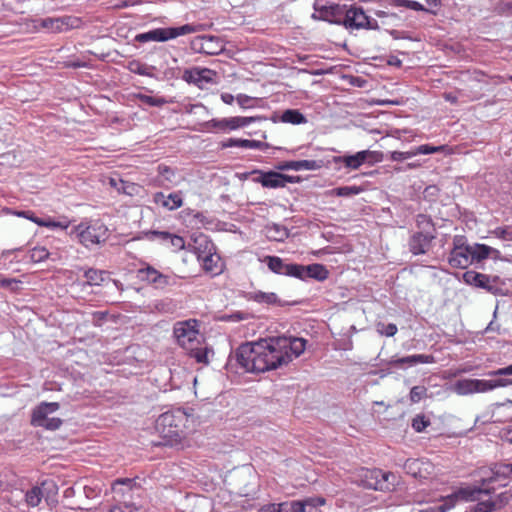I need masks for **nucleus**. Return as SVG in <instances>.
<instances>
[{
    "label": "nucleus",
    "instance_id": "de8ad7c7",
    "mask_svg": "<svg viewBox=\"0 0 512 512\" xmlns=\"http://www.w3.org/2000/svg\"><path fill=\"white\" fill-rule=\"evenodd\" d=\"M129 70L132 73L143 75V76H151L152 74L149 72V67L146 64H143L139 61H132L128 66Z\"/></svg>",
    "mask_w": 512,
    "mask_h": 512
},
{
    "label": "nucleus",
    "instance_id": "473e14b6",
    "mask_svg": "<svg viewBox=\"0 0 512 512\" xmlns=\"http://www.w3.org/2000/svg\"><path fill=\"white\" fill-rule=\"evenodd\" d=\"M109 184L118 192L126 195H134L137 191V186L134 183L121 179L118 175L109 178Z\"/></svg>",
    "mask_w": 512,
    "mask_h": 512
},
{
    "label": "nucleus",
    "instance_id": "f704fd0d",
    "mask_svg": "<svg viewBox=\"0 0 512 512\" xmlns=\"http://www.w3.org/2000/svg\"><path fill=\"white\" fill-rule=\"evenodd\" d=\"M469 249L471 251V260L472 263H479L482 260L489 257V251H491V247L485 244L475 243L473 245H469Z\"/></svg>",
    "mask_w": 512,
    "mask_h": 512
},
{
    "label": "nucleus",
    "instance_id": "ea45409f",
    "mask_svg": "<svg viewBox=\"0 0 512 512\" xmlns=\"http://www.w3.org/2000/svg\"><path fill=\"white\" fill-rule=\"evenodd\" d=\"M34 224H37L38 226L46 227L49 229H55V228L67 229L68 228V223H62L60 221H55L51 217L41 218V217L34 216Z\"/></svg>",
    "mask_w": 512,
    "mask_h": 512
},
{
    "label": "nucleus",
    "instance_id": "603ef678",
    "mask_svg": "<svg viewBox=\"0 0 512 512\" xmlns=\"http://www.w3.org/2000/svg\"><path fill=\"white\" fill-rule=\"evenodd\" d=\"M49 257V252L45 247H34V265L41 263Z\"/></svg>",
    "mask_w": 512,
    "mask_h": 512
},
{
    "label": "nucleus",
    "instance_id": "423d86ee",
    "mask_svg": "<svg viewBox=\"0 0 512 512\" xmlns=\"http://www.w3.org/2000/svg\"><path fill=\"white\" fill-rule=\"evenodd\" d=\"M326 504L323 497H309L264 507L259 512H324L321 507Z\"/></svg>",
    "mask_w": 512,
    "mask_h": 512
},
{
    "label": "nucleus",
    "instance_id": "864d4df0",
    "mask_svg": "<svg viewBox=\"0 0 512 512\" xmlns=\"http://www.w3.org/2000/svg\"><path fill=\"white\" fill-rule=\"evenodd\" d=\"M509 499L510 495L507 492L500 493L495 498H492L493 503L495 504V510L505 506L509 502Z\"/></svg>",
    "mask_w": 512,
    "mask_h": 512
},
{
    "label": "nucleus",
    "instance_id": "58836bf2",
    "mask_svg": "<svg viewBox=\"0 0 512 512\" xmlns=\"http://www.w3.org/2000/svg\"><path fill=\"white\" fill-rule=\"evenodd\" d=\"M363 191V188L360 186H341L334 188L330 191L331 195L339 196V197H351L354 195H358Z\"/></svg>",
    "mask_w": 512,
    "mask_h": 512
},
{
    "label": "nucleus",
    "instance_id": "c9c22d12",
    "mask_svg": "<svg viewBox=\"0 0 512 512\" xmlns=\"http://www.w3.org/2000/svg\"><path fill=\"white\" fill-rule=\"evenodd\" d=\"M281 121L299 125L306 123L307 119L298 109H287L282 113Z\"/></svg>",
    "mask_w": 512,
    "mask_h": 512
},
{
    "label": "nucleus",
    "instance_id": "0eeeda50",
    "mask_svg": "<svg viewBox=\"0 0 512 512\" xmlns=\"http://www.w3.org/2000/svg\"><path fill=\"white\" fill-rule=\"evenodd\" d=\"M196 31L197 28L191 24H185L180 27L157 28L136 35L135 40L140 43H146L149 41L164 42Z\"/></svg>",
    "mask_w": 512,
    "mask_h": 512
},
{
    "label": "nucleus",
    "instance_id": "4c0bfd02",
    "mask_svg": "<svg viewBox=\"0 0 512 512\" xmlns=\"http://www.w3.org/2000/svg\"><path fill=\"white\" fill-rule=\"evenodd\" d=\"M220 257L215 254H208L203 259V268L207 272H211L217 275L222 271V267L219 264Z\"/></svg>",
    "mask_w": 512,
    "mask_h": 512
},
{
    "label": "nucleus",
    "instance_id": "8fccbe9b",
    "mask_svg": "<svg viewBox=\"0 0 512 512\" xmlns=\"http://www.w3.org/2000/svg\"><path fill=\"white\" fill-rule=\"evenodd\" d=\"M146 236L148 239L158 238L162 242H168L169 238L171 236V233H169L167 231L151 230L146 233Z\"/></svg>",
    "mask_w": 512,
    "mask_h": 512
},
{
    "label": "nucleus",
    "instance_id": "b1692460",
    "mask_svg": "<svg viewBox=\"0 0 512 512\" xmlns=\"http://www.w3.org/2000/svg\"><path fill=\"white\" fill-rule=\"evenodd\" d=\"M322 166L323 162L321 160L282 161L276 165V169L280 171L317 170Z\"/></svg>",
    "mask_w": 512,
    "mask_h": 512
},
{
    "label": "nucleus",
    "instance_id": "c756f323",
    "mask_svg": "<svg viewBox=\"0 0 512 512\" xmlns=\"http://www.w3.org/2000/svg\"><path fill=\"white\" fill-rule=\"evenodd\" d=\"M247 299L255 301L257 303H264L267 305H278V306H284L287 303L281 301L278 296L273 292H262V291H254L249 292L247 294Z\"/></svg>",
    "mask_w": 512,
    "mask_h": 512
},
{
    "label": "nucleus",
    "instance_id": "a878e982",
    "mask_svg": "<svg viewBox=\"0 0 512 512\" xmlns=\"http://www.w3.org/2000/svg\"><path fill=\"white\" fill-rule=\"evenodd\" d=\"M57 494V486L51 479H45L40 486H34V506H36L42 498L47 502Z\"/></svg>",
    "mask_w": 512,
    "mask_h": 512
},
{
    "label": "nucleus",
    "instance_id": "e2e57ef3",
    "mask_svg": "<svg viewBox=\"0 0 512 512\" xmlns=\"http://www.w3.org/2000/svg\"><path fill=\"white\" fill-rule=\"evenodd\" d=\"M109 512H145L140 508H133L131 506H125L124 508L115 506L109 510Z\"/></svg>",
    "mask_w": 512,
    "mask_h": 512
},
{
    "label": "nucleus",
    "instance_id": "ddd939ff",
    "mask_svg": "<svg viewBox=\"0 0 512 512\" xmlns=\"http://www.w3.org/2000/svg\"><path fill=\"white\" fill-rule=\"evenodd\" d=\"M462 278L467 285L484 289L494 295H498L500 293V288L495 285L499 281L498 276H489L469 270L463 274Z\"/></svg>",
    "mask_w": 512,
    "mask_h": 512
},
{
    "label": "nucleus",
    "instance_id": "774afa93",
    "mask_svg": "<svg viewBox=\"0 0 512 512\" xmlns=\"http://www.w3.org/2000/svg\"><path fill=\"white\" fill-rule=\"evenodd\" d=\"M221 99L226 104H232L235 100V97L232 94L229 93H223L221 94Z\"/></svg>",
    "mask_w": 512,
    "mask_h": 512
},
{
    "label": "nucleus",
    "instance_id": "338daca9",
    "mask_svg": "<svg viewBox=\"0 0 512 512\" xmlns=\"http://www.w3.org/2000/svg\"><path fill=\"white\" fill-rule=\"evenodd\" d=\"M301 181H302V178L300 176H290V175L284 174V184L285 185L287 183H299Z\"/></svg>",
    "mask_w": 512,
    "mask_h": 512
},
{
    "label": "nucleus",
    "instance_id": "393cba45",
    "mask_svg": "<svg viewBox=\"0 0 512 512\" xmlns=\"http://www.w3.org/2000/svg\"><path fill=\"white\" fill-rule=\"evenodd\" d=\"M434 362L435 358L433 355L417 354L401 358H393L388 362V364L390 366L402 367L403 365L415 366L418 364H429Z\"/></svg>",
    "mask_w": 512,
    "mask_h": 512
},
{
    "label": "nucleus",
    "instance_id": "c03bdc74",
    "mask_svg": "<svg viewBox=\"0 0 512 512\" xmlns=\"http://www.w3.org/2000/svg\"><path fill=\"white\" fill-rule=\"evenodd\" d=\"M157 170H158L159 176L162 178L161 182H163V181H166L169 183L175 182L176 174H175V171L171 167L161 164L158 166Z\"/></svg>",
    "mask_w": 512,
    "mask_h": 512
},
{
    "label": "nucleus",
    "instance_id": "aec40b11",
    "mask_svg": "<svg viewBox=\"0 0 512 512\" xmlns=\"http://www.w3.org/2000/svg\"><path fill=\"white\" fill-rule=\"evenodd\" d=\"M295 278L300 280H306L308 278L323 281L328 277V271L324 265L314 263L310 265H296Z\"/></svg>",
    "mask_w": 512,
    "mask_h": 512
},
{
    "label": "nucleus",
    "instance_id": "dca6fc26",
    "mask_svg": "<svg viewBox=\"0 0 512 512\" xmlns=\"http://www.w3.org/2000/svg\"><path fill=\"white\" fill-rule=\"evenodd\" d=\"M346 5H339L336 3L320 4L316 2L314 4L315 13L313 18L327 21L333 24L342 25L344 19V10Z\"/></svg>",
    "mask_w": 512,
    "mask_h": 512
},
{
    "label": "nucleus",
    "instance_id": "49530a36",
    "mask_svg": "<svg viewBox=\"0 0 512 512\" xmlns=\"http://www.w3.org/2000/svg\"><path fill=\"white\" fill-rule=\"evenodd\" d=\"M222 149L230 148V147H241L244 149H248L249 140L248 139H237V138H229L220 143Z\"/></svg>",
    "mask_w": 512,
    "mask_h": 512
},
{
    "label": "nucleus",
    "instance_id": "052dcab7",
    "mask_svg": "<svg viewBox=\"0 0 512 512\" xmlns=\"http://www.w3.org/2000/svg\"><path fill=\"white\" fill-rule=\"evenodd\" d=\"M236 101L237 103L242 107V108H247L250 106V102L252 101V97L248 96V95H245V94H239L237 95L236 97Z\"/></svg>",
    "mask_w": 512,
    "mask_h": 512
},
{
    "label": "nucleus",
    "instance_id": "72a5a7b5",
    "mask_svg": "<svg viewBox=\"0 0 512 512\" xmlns=\"http://www.w3.org/2000/svg\"><path fill=\"white\" fill-rule=\"evenodd\" d=\"M369 160L368 150L359 151L354 155L343 156L341 161L350 169H358L363 163Z\"/></svg>",
    "mask_w": 512,
    "mask_h": 512
},
{
    "label": "nucleus",
    "instance_id": "a19ab883",
    "mask_svg": "<svg viewBox=\"0 0 512 512\" xmlns=\"http://www.w3.org/2000/svg\"><path fill=\"white\" fill-rule=\"evenodd\" d=\"M136 98L140 101V103L151 106V107H162L168 101L163 97H153L145 94H137Z\"/></svg>",
    "mask_w": 512,
    "mask_h": 512
},
{
    "label": "nucleus",
    "instance_id": "a211bd4d",
    "mask_svg": "<svg viewBox=\"0 0 512 512\" xmlns=\"http://www.w3.org/2000/svg\"><path fill=\"white\" fill-rule=\"evenodd\" d=\"M141 278L151 284H154L157 288H165L170 285H175V278L165 275L152 266H147L139 270Z\"/></svg>",
    "mask_w": 512,
    "mask_h": 512
},
{
    "label": "nucleus",
    "instance_id": "0e129e2a",
    "mask_svg": "<svg viewBox=\"0 0 512 512\" xmlns=\"http://www.w3.org/2000/svg\"><path fill=\"white\" fill-rule=\"evenodd\" d=\"M268 144L258 140H249L248 149H264L267 148Z\"/></svg>",
    "mask_w": 512,
    "mask_h": 512
},
{
    "label": "nucleus",
    "instance_id": "37998d69",
    "mask_svg": "<svg viewBox=\"0 0 512 512\" xmlns=\"http://www.w3.org/2000/svg\"><path fill=\"white\" fill-rule=\"evenodd\" d=\"M481 494L477 495L476 494V497H478V503L473 507V509L471 510V512H492L495 510V504L493 503V500L492 498H489L488 500H483L481 501L480 500V496Z\"/></svg>",
    "mask_w": 512,
    "mask_h": 512
},
{
    "label": "nucleus",
    "instance_id": "f257e3e1",
    "mask_svg": "<svg viewBox=\"0 0 512 512\" xmlns=\"http://www.w3.org/2000/svg\"><path fill=\"white\" fill-rule=\"evenodd\" d=\"M275 342L276 338L271 337L243 343L230 355L228 364L235 360L246 372L252 373L281 368L290 363L293 358L281 352Z\"/></svg>",
    "mask_w": 512,
    "mask_h": 512
},
{
    "label": "nucleus",
    "instance_id": "7c9ffc66",
    "mask_svg": "<svg viewBox=\"0 0 512 512\" xmlns=\"http://www.w3.org/2000/svg\"><path fill=\"white\" fill-rule=\"evenodd\" d=\"M186 351L197 363L204 365L209 364V355L213 354V350L211 348L207 346H200V344H195Z\"/></svg>",
    "mask_w": 512,
    "mask_h": 512
},
{
    "label": "nucleus",
    "instance_id": "79ce46f5",
    "mask_svg": "<svg viewBox=\"0 0 512 512\" xmlns=\"http://www.w3.org/2000/svg\"><path fill=\"white\" fill-rule=\"evenodd\" d=\"M84 277L89 285H100L104 280V272L91 268L85 272Z\"/></svg>",
    "mask_w": 512,
    "mask_h": 512
},
{
    "label": "nucleus",
    "instance_id": "5701e85b",
    "mask_svg": "<svg viewBox=\"0 0 512 512\" xmlns=\"http://www.w3.org/2000/svg\"><path fill=\"white\" fill-rule=\"evenodd\" d=\"M250 174H259L258 177L254 178L253 181L260 183L265 188H283L284 174L276 171H261L253 170Z\"/></svg>",
    "mask_w": 512,
    "mask_h": 512
},
{
    "label": "nucleus",
    "instance_id": "4be33fe9",
    "mask_svg": "<svg viewBox=\"0 0 512 512\" xmlns=\"http://www.w3.org/2000/svg\"><path fill=\"white\" fill-rule=\"evenodd\" d=\"M263 262L273 273L295 278L296 263H286L282 258L270 255L265 256Z\"/></svg>",
    "mask_w": 512,
    "mask_h": 512
},
{
    "label": "nucleus",
    "instance_id": "6e6d98bb",
    "mask_svg": "<svg viewBox=\"0 0 512 512\" xmlns=\"http://www.w3.org/2000/svg\"><path fill=\"white\" fill-rule=\"evenodd\" d=\"M415 152H400V151H393L390 154V158L393 161H403L406 159H410L413 156H415Z\"/></svg>",
    "mask_w": 512,
    "mask_h": 512
},
{
    "label": "nucleus",
    "instance_id": "e433bc0d",
    "mask_svg": "<svg viewBox=\"0 0 512 512\" xmlns=\"http://www.w3.org/2000/svg\"><path fill=\"white\" fill-rule=\"evenodd\" d=\"M416 226L419 229V233L429 232L432 235H436V229L431 217L425 214H418L416 217Z\"/></svg>",
    "mask_w": 512,
    "mask_h": 512
},
{
    "label": "nucleus",
    "instance_id": "f3484780",
    "mask_svg": "<svg viewBox=\"0 0 512 512\" xmlns=\"http://www.w3.org/2000/svg\"><path fill=\"white\" fill-rule=\"evenodd\" d=\"M435 238L436 235H432L429 232L427 234L414 232L408 240L409 251L415 256L424 255L429 251Z\"/></svg>",
    "mask_w": 512,
    "mask_h": 512
},
{
    "label": "nucleus",
    "instance_id": "9b49d317",
    "mask_svg": "<svg viewBox=\"0 0 512 512\" xmlns=\"http://www.w3.org/2000/svg\"><path fill=\"white\" fill-rule=\"evenodd\" d=\"M344 19L342 25L350 29H375L378 27L377 21H370V18L365 14L361 7L345 6Z\"/></svg>",
    "mask_w": 512,
    "mask_h": 512
},
{
    "label": "nucleus",
    "instance_id": "bb28decb",
    "mask_svg": "<svg viewBox=\"0 0 512 512\" xmlns=\"http://www.w3.org/2000/svg\"><path fill=\"white\" fill-rule=\"evenodd\" d=\"M154 202L168 210H175L182 206L183 199L180 192H174L167 196L162 192H158L154 195Z\"/></svg>",
    "mask_w": 512,
    "mask_h": 512
},
{
    "label": "nucleus",
    "instance_id": "20e7f679",
    "mask_svg": "<svg viewBox=\"0 0 512 512\" xmlns=\"http://www.w3.org/2000/svg\"><path fill=\"white\" fill-rule=\"evenodd\" d=\"M512 474V463H498L495 464L490 469V475L484 477L481 480L482 487L474 489V490H463L462 494L465 496L466 499L475 501L478 499L476 497V494H490L492 491L495 490V487H490L491 484L498 483L499 487H504L507 485L506 480L511 476Z\"/></svg>",
    "mask_w": 512,
    "mask_h": 512
},
{
    "label": "nucleus",
    "instance_id": "6e6552de",
    "mask_svg": "<svg viewBox=\"0 0 512 512\" xmlns=\"http://www.w3.org/2000/svg\"><path fill=\"white\" fill-rule=\"evenodd\" d=\"M82 20L75 16L48 17L34 19V31L44 30L51 33H60L70 29L79 28Z\"/></svg>",
    "mask_w": 512,
    "mask_h": 512
},
{
    "label": "nucleus",
    "instance_id": "2eb2a0df",
    "mask_svg": "<svg viewBox=\"0 0 512 512\" xmlns=\"http://www.w3.org/2000/svg\"><path fill=\"white\" fill-rule=\"evenodd\" d=\"M190 45L193 51L206 55H218L224 50L223 41L212 35L196 36L192 39Z\"/></svg>",
    "mask_w": 512,
    "mask_h": 512
},
{
    "label": "nucleus",
    "instance_id": "2f4dec72",
    "mask_svg": "<svg viewBox=\"0 0 512 512\" xmlns=\"http://www.w3.org/2000/svg\"><path fill=\"white\" fill-rule=\"evenodd\" d=\"M266 237L271 241L283 242L289 237V230L280 224H271L265 227Z\"/></svg>",
    "mask_w": 512,
    "mask_h": 512
},
{
    "label": "nucleus",
    "instance_id": "5fc2aeb1",
    "mask_svg": "<svg viewBox=\"0 0 512 512\" xmlns=\"http://www.w3.org/2000/svg\"><path fill=\"white\" fill-rule=\"evenodd\" d=\"M493 234L502 240L512 241V230L509 228H496Z\"/></svg>",
    "mask_w": 512,
    "mask_h": 512
},
{
    "label": "nucleus",
    "instance_id": "680f3d73",
    "mask_svg": "<svg viewBox=\"0 0 512 512\" xmlns=\"http://www.w3.org/2000/svg\"><path fill=\"white\" fill-rule=\"evenodd\" d=\"M369 160L368 163H376L383 160V153L379 151H370L368 150Z\"/></svg>",
    "mask_w": 512,
    "mask_h": 512
},
{
    "label": "nucleus",
    "instance_id": "3c124183",
    "mask_svg": "<svg viewBox=\"0 0 512 512\" xmlns=\"http://www.w3.org/2000/svg\"><path fill=\"white\" fill-rule=\"evenodd\" d=\"M397 326L393 323H389L387 325L379 324L378 325V332H380L382 335H385L387 337L394 336L397 333Z\"/></svg>",
    "mask_w": 512,
    "mask_h": 512
},
{
    "label": "nucleus",
    "instance_id": "39448f33",
    "mask_svg": "<svg viewBox=\"0 0 512 512\" xmlns=\"http://www.w3.org/2000/svg\"><path fill=\"white\" fill-rule=\"evenodd\" d=\"M70 234L75 235L82 245L90 249L93 246L105 243L108 238V229L98 221L88 225L80 223L73 228Z\"/></svg>",
    "mask_w": 512,
    "mask_h": 512
},
{
    "label": "nucleus",
    "instance_id": "bf43d9fd",
    "mask_svg": "<svg viewBox=\"0 0 512 512\" xmlns=\"http://www.w3.org/2000/svg\"><path fill=\"white\" fill-rule=\"evenodd\" d=\"M440 147H434L430 145H421L415 151L416 154H432L439 151Z\"/></svg>",
    "mask_w": 512,
    "mask_h": 512
},
{
    "label": "nucleus",
    "instance_id": "c85d7f7f",
    "mask_svg": "<svg viewBox=\"0 0 512 512\" xmlns=\"http://www.w3.org/2000/svg\"><path fill=\"white\" fill-rule=\"evenodd\" d=\"M368 473L370 474L371 480H374V482L369 481L367 483V487L375 490L389 489V478H394V475L392 473H385L379 469L368 471Z\"/></svg>",
    "mask_w": 512,
    "mask_h": 512
},
{
    "label": "nucleus",
    "instance_id": "09e8293b",
    "mask_svg": "<svg viewBox=\"0 0 512 512\" xmlns=\"http://www.w3.org/2000/svg\"><path fill=\"white\" fill-rule=\"evenodd\" d=\"M429 425L430 421L424 415H417L412 420V427L416 432H423Z\"/></svg>",
    "mask_w": 512,
    "mask_h": 512
},
{
    "label": "nucleus",
    "instance_id": "cd10ccee",
    "mask_svg": "<svg viewBox=\"0 0 512 512\" xmlns=\"http://www.w3.org/2000/svg\"><path fill=\"white\" fill-rule=\"evenodd\" d=\"M429 467H431L430 463L419 459H408L404 464L406 473L415 478H425Z\"/></svg>",
    "mask_w": 512,
    "mask_h": 512
},
{
    "label": "nucleus",
    "instance_id": "a18cd8bd",
    "mask_svg": "<svg viewBox=\"0 0 512 512\" xmlns=\"http://www.w3.org/2000/svg\"><path fill=\"white\" fill-rule=\"evenodd\" d=\"M427 396V388L423 385H417L411 388L409 398L412 403H418Z\"/></svg>",
    "mask_w": 512,
    "mask_h": 512
},
{
    "label": "nucleus",
    "instance_id": "1a4fd4ad",
    "mask_svg": "<svg viewBox=\"0 0 512 512\" xmlns=\"http://www.w3.org/2000/svg\"><path fill=\"white\" fill-rule=\"evenodd\" d=\"M58 402H42L34 409V425L41 426L47 430H57L63 423L58 417H50L59 409Z\"/></svg>",
    "mask_w": 512,
    "mask_h": 512
},
{
    "label": "nucleus",
    "instance_id": "7ed1b4c3",
    "mask_svg": "<svg viewBox=\"0 0 512 512\" xmlns=\"http://www.w3.org/2000/svg\"><path fill=\"white\" fill-rule=\"evenodd\" d=\"M187 421V415L181 409L167 411L156 420V430L163 438V445L177 443L183 434V428Z\"/></svg>",
    "mask_w": 512,
    "mask_h": 512
},
{
    "label": "nucleus",
    "instance_id": "f03ea898",
    "mask_svg": "<svg viewBox=\"0 0 512 512\" xmlns=\"http://www.w3.org/2000/svg\"><path fill=\"white\" fill-rule=\"evenodd\" d=\"M490 377H498L490 380H480V379H462L458 380L455 383V391L460 395H467L472 393H483L487 391H491L493 389L499 387H507L512 385V379L503 378L502 376H510L512 375V364L500 368L497 370H493L488 372L487 374Z\"/></svg>",
    "mask_w": 512,
    "mask_h": 512
},
{
    "label": "nucleus",
    "instance_id": "13d9d810",
    "mask_svg": "<svg viewBox=\"0 0 512 512\" xmlns=\"http://www.w3.org/2000/svg\"><path fill=\"white\" fill-rule=\"evenodd\" d=\"M170 245L174 247L177 250H181L185 247L184 239L181 236L175 235L171 233V236L169 238Z\"/></svg>",
    "mask_w": 512,
    "mask_h": 512
},
{
    "label": "nucleus",
    "instance_id": "412c9836",
    "mask_svg": "<svg viewBox=\"0 0 512 512\" xmlns=\"http://www.w3.org/2000/svg\"><path fill=\"white\" fill-rule=\"evenodd\" d=\"M216 73L208 68H193L187 69L183 73V80L187 83H192L198 86L199 88H203L204 83H212L213 77Z\"/></svg>",
    "mask_w": 512,
    "mask_h": 512
},
{
    "label": "nucleus",
    "instance_id": "4468645a",
    "mask_svg": "<svg viewBox=\"0 0 512 512\" xmlns=\"http://www.w3.org/2000/svg\"><path fill=\"white\" fill-rule=\"evenodd\" d=\"M453 249L448 258L449 264L454 268L464 269L472 264L471 251L469 245L465 244L462 236H455L453 240Z\"/></svg>",
    "mask_w": 512,
    "mask_h": 512
},
{
    "label": "nucleus",
    "instance_id": "9d476101",
    "mask_svg": "<svg viewBox=\"0 0 512 512\" xmlns=\"http://www.w3.org/2000/svg\"><path fill=\"white\" fill-rule=\"evenodd\" d=\"M198 322L195 319L177 322L174 326L173 333L177 343L185 350L195 344H200L198 340L199 331L197 329Z\"/></svg>",
    "mask_w": 512,
    "mask_h": 512
},
{
    "label": "nucleus",
    "instance_id": "4d7b16f0",
    "mask_svg": "<svg viewBox=\"0 0 512 512\" xmlns=\"http://www.w3.org/2000/svg\"><path fill=\"white\" fill-rule=\"evenodd\" d=\"M406 7L415 11H425L431 14H436L434 10L425 8L421 3L413 0H408L406 3Z\"/></svg>",
    "mask_w": 512,
    "mask_h": 512
},
{
    "label": "nucleus",
    "instance_id": "6ab92c4d",
    "mask_svg": "<svg viewBox=\"0 0 512 512\" xmlns=\"http://www.w3.org/2000/svg\"><path fill=\"white\" fill-rule=\"evenodd\" d=\"M275 344L285 355L299 357L306 348V340L303 338L275 337Z\"/></svg>",
    "mask_w": 512,
    "mask_h": 512
},
{
    "label": "nucleus",
    "instance_id": "69168bd1",
    "mask_svg": "<svg viewBox=\"0 0 512 512\" xmlns=\"http://www.w3.org/2000/svg\"><path fill=\"white\" fill-rule=\"evenodd\" d=\"M503 439L512 444V425L503 430Z\"/></svg>",
    "mask_w": 512,
    "mask_h": 512
},
{
    "label": "nucleus",
    "instance_id": "f8f14e48",
    "mask_svg": "<svg viewBox=\"0 0 512 512\" xmlns=\"http://www.w3.org/2000/svg\"><path fill=\"white\" fill-rule=\"evenodd\" d=\"M263 118L260 116L256 117H242L236 116L231 118H223V119H212L203 123V127L205 130L209 131L211 129H218L221 131L226 130H236L241 127H245L250 123L260 121Z\"/></svg>",
    "mask_w": 512,
    "mask_h": 512
}]
</instances>
